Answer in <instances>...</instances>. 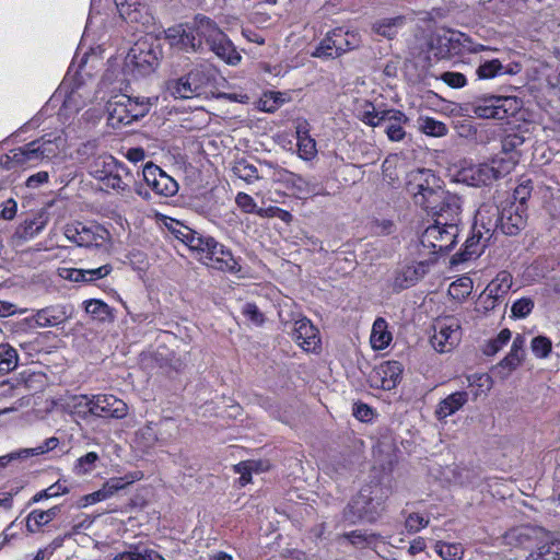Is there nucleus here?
<instances>
[{
	"label": "nucleus",
	"instance_id": "28",
	"mask_svg": "<svg viewBox=\"0 0 560 560\" xmlns=\"http://www.w3.org/2000/svg\"><path fill=\"white\" fill-rule=\"evenodd\" d=\"M518 71V63L503 66L499 59H491L480 63L476 70V74L480 80H489L502 74H515Z\"/></svg>",
	"mask_w": 560,
	"mask_h": 560
},
{
	"label": "nucleus",
	"instance_id": "21",
	"mask_svg": "<svg viewBox=\"0 0 560 560\" xmlns=\"http://www.w3.org/2000/svg\"><path fill=\"white\" fill-rule=\"evenodd\" d=\"M430 260H422L397 268L390 279V285L395 292H399L415 285L430 268Z\"/></svg>",
	"mask_w": 560,
	"mask_h": 560
},
{
	"label": "nucleus",
	"instance_id": "17",
	"mask_svg": "<svg viewBox=\"0 0 560 560\" xmlns=\"http://www.w3.org/2000/svg\"><path fill=\"white\" fill-rule=\"evenodd\" d=\"M402 371L400 362L385 361L373 369L369 375V382L374 388L390 390L400 382Z\"/></svg>",
	"mask_w": 560,
	"mask_h": 560
},
{
	"label": "nucleus",
	"instance_id": "39",
	"mask_svg": "<svg viewBox=\"0 0 560 560\" xmlns=\"http://www.w3.org/2000/svg\"><path fill=\"white\" fill-rule=\"evenodd\" d=\"M418 127L424 135L436 138L444 137L448 131L447 126L443 121L428 116H420L418 118Z\"/></svg>",
	"mask_w": 560,
	"mask_h": 560
},
{
	"label": "nucleus",
	"instance_id": "27",
	"mask_svg": "<svg viewBox=\"0 0 560 560\" xmlns=\"http://www.w3.org/2000/svg\"><path fill=\"white\" fill-rule=\"evenodd\" d=\"M205 265L232 275H237L242 269L238 259L223 244L222 254L220 250H218V254H210Z\"/></svg>",
	"mask_w": 560,
	"mask_h": 560
},
{
	"label": "nucleus",
	"instance_id": "13",
	"mask_svg": "<svg viewBox=\"0 0 560 560\" xmlns=\"http://www.w3.org/2000/svg\"><path fill=\"white\" fill-rule=\"evenodd\" d=\"M65 236L81 247H102L109 240V232L95 222H74L66 225Z\"/></svg>",
	"mask_w": 560,
	"mask_h": 560
},
{
	"label": "nucleus",
	"instance_id": "4",
	"mask_svg": "<svg viewBox=\"0 0 560 560\" xmlns=\"http://www.w3.org/2000/svg\"><path fill=\"white\" fill-rule=\"evenodd\" d=\"M462 207L456 211L440 209L430 213L435 218L434 223L429 225L420 236V244L430 254L443 255L448 253L457 243L459 235Z\"/></svg>",
	"mask_w": 560,
	"mask_h": 560
},
{
	"label": "nucleus",
	"instance_id": "8",
	"mask_svg": "<svg viewBox=\"0 0 560 560\" xmlns=\"http://www.w3.org/2000/svg\"><path fill=\"white\" fill-rule=\"evenodd\" d=\"M152 106L149 97L115 96L107 103L108 124L113 128L128 126L144 117Z\"/></svg>",
	"mask_w": 560,
	"mask_h": 560
},
{
	"label": "nucleus",
	"instance_id": "9",
	"mask_svg": "<svg viewBox=\"0 0 560 560\" xmlns=\"http://www.w3.org/2000/svg\"><path fill=\"white\" fill-rule=\"evenodd\" d=\"M215 72L208 66H197L186 75L170 81L167 90L176 98L199 97L213 86Z\"/></svg>",
	"mask_w": 560,
	"mask_h": 560
},
{
	"label": "nucleus",
	"instance_id": "50",
	"mask_svg": "<svg viewBox=\"0 0 560 560\" xmlns=\"http://www.w3.org/2000/svg\"><path fill=\"white\" fill-rule=\"evenodd\" d=\"M115 4L118 9L120 16L126 22H138L140 18L139 8L136 7V3H129L127 0H115Z\"/></svg>",
	"mask_w": 560,
	"mask_h": 560
},
{
	"label": "nucleus",
	"instance_id": "48",
	"mask_svg": "<svg viewBox=\"0 0 560 560\" xmlns=\"http://www.w3.org/2000/svg\"><path fill=\"white\" fill-rule=\"evenodd\" d=\"M69 490L68 488L61 482V481H57L55 482L54 485L49 486L48 488L37 492L31 500V504L32 503H37L44 499H51V498H56V497H59L61 494H66L68 493Z\"/></svg>",
	"mask_w": 560,
	"mask_h": 560
},
{
	"label": "nucleus",
	"instance_id": "7",
	"mask_svg": "<svg viewBox=\"0 0 560 560\" xmlns=\"http://www.w3.org/2000/svg\"><path fill=\"white\" fill-rule=\"evenodd\" d=\"M89 173L107 188L117 191L129 190L135 177L126 164L113 155H100L89 166Z\"/></svg>",
	"mask_w": 560,
	"mask_h": 560
},
{
	"label": "nucleus",
	"instance_id": "51",
	"mask_svg": "<svg viewBox=\"0 0 560 560\" xmlns=\"http://www.w3.org/2000/svg\"><path fill=\"white\" fill-rule=\"evenodd\" d=\"M312 56L323 59L339 57L338 51L336 47L332 46V40L328 36V34H326V36L320 40L318 46L313 51Z\"/></svg>",
	"mask_w": 560,
	"mask_h": 560
},
{
	"label": "nucleus",
	"instance_id": "33",
	"mask_svg": "<svg viewBox=\"0 0 560 560\" xmlns=\"http://www.w3.org/2000/svg\"><path fill=\"white\" fill-rule=\"evenodd\" d=\"M525 343V337L523 335H517L512 342L510 352L500 361L498 366L506 369L509 373L518 368L524 360Z\"/></svg>",
	"mask_w": 560,
	"mask_h": 560
},
{
	"label": "nucleus",
	"instance_id": "37",
	"mask_svg": "<svg viewBox=\"0 0 560 560\" xmlns=\"http://www.w3.org/2000/svg\"><path fill=\"white\" fill-rule=\"evenodd\" d=\"M404 24L405 18L401 15L395 18H386L375 22L373 30L376 34L387 39H392L398 34Z\"/></svg>",
	"mask_w": 560,
	"mask_h": 560
},
{
	"label": "nucleus",
	"instance_id": "12",
	"mask_svg": "<svg viewBox=\"0 0 560 560\" xmlns=\"http://www.w3.org/2000/svg\"><path fill=\"white\" fill-rule=\"evenodd\" d=\"M470 106L471 113L478 118L499 120L513 116L521 107L516 97L497 95L479 97Z\"/></svg>",
	"mask_w": 560,
	"mask_h": 560
},
{
	"label": "nucleus",
	"instance_id": "57",
	"mask_svg": "<svg viewBox=\"0 0 560 560\" xmlns=\"http://www.w3.org/2000/svg\"><path fill=\"white\" fill-rule=\"evenodd\" d=\"M236 205L246 213H261L252 196L246 192H238L235 198Z\"/></svg>",
	"mask_w": 560,
	"mask_h": 560
},
{
	"label": "nucleus",
	"instance_id": "35",
	"mask_svg": "<svg viewBox=\"0 0 560 560\" xmlns=\"http://www.w3.org/2000/svg\"><path fill=\"white\" fill-rule=\"evenodd\" d=\"M392 332L388 330L387 322L383 317H377L372 326L370 342L373 349L383 350L392 341Z\"/></svg>",
	"mask_w": 560,
	"mask_h": 560
},
{
	"label": "nucleus",
	"instance_id": "26",
	"mask_svg": "<svg viewBox=\"0 0 560 560\" xmlns=\"http://www.w3.org/2000/svg\"><path fill=\"white\" fill-rule=\"evenodd\" d=\"M63 409L77 421L94 417V395H71L63 401Z\"/></svg>",
	"mask_w": 560,
	"mask_h": 560
},
{
	"label": "nucleus",
	"instance_id": "64",
	"mask_svg": "<svg viewBox=\"0 0 560 560\" xmlns=\"http://www.w3.org/2000/svg\"><path fill=\"white\" fill-rule=\"evenodd\" d=\"M468 386L486 387L487 390L491 388V377L486 373H475L466 377Z\"/></svg>",
	"mask_w": 560,
	"mask_h": 560
},
{
	"label": "nucleus",
	"instance_id": "23",
	"mask_svg": "<svg viewBox=\"0 0 560 560\" xmlns=\"http://www.w3.org/2000/svg\"><path fill=\"white\" fill-rule=\"evenodd\" d=\"M71 314L68 312V307L61 304L50 305L40 310H37L26 320L32 326L39 328L57 327L65 324Z\"/></svg>",
	"mask_w": 560,
	"mask_h": 560
},
{
	"label": "nucleus",
	"instance_id": "49",
	"mask_svg": "<svg viewBox=\"0 0 560 560\" xmlns=\"http://www.w3.org/2000/svg\"><path fill=\"white\" fill-rule=\"evenodd\" d=\"M524 143V138L516 133L508 135L502 140V154L497 155L495 158H508L510 155H515L518 160V154L515 152L518 147Z\"/></svg>",
	"mask_w": 560,
	"mask_h": 560
},
{
	"label": "nucleus",
	"instance_id": "10",
	"mask_svg": "<svg viewBox=\"0 0 560 560\" xmlns=\"http://www.w3.org/2000/svg\"><path fill=\"white\" fill-rule=\"evenodd\" d=\"M493 234L494 228L491 225V222L488 224L482 222V211L479 210L471 229V235L466 240L463 248L452 257L451 264L458 265L479 257Z\"/></svg>",
	"mask_w": 560,
	"mask_h": 560
},
{
	"label": "nucleus",
	"instance_id": "46",
	"mask_svg": "<svg viewBox=\"0 0 560 560\" xmlns=\"http://www.w3.org/2000/svg\"><path fill=\"white\" fill-rule=\"evenodd\" d=\"M435 551L444 560H462L464 553L462 545L441 541L435 545Z\"/></svg>",
	"mask_w": 560,
	"mask_h": 560
},
{
	"label": "nucleus",
	"instance_id": "31",
	"mask_svg": "<svg viewBox=\"0 0 560 560\" xmlns=\"http://www.w3.org/2000/svg\"><path fill=\"white\" fill-rule=\"evenodd\" d=\"M468 401V393L467 392H455L444 398L438 405L435 409V416L439 420H444L447 417L454 415L459 409L464 407V405Z\"/></svg>",
	"mask_w": 560,
	"mask_h": 560
},
{
	"label": "nucleus",
	"instance_id": "6",
	"mask_svg": "<svg viewBox=\"0 0 560 560\" xmlns=\"http://www.w3.org/2000/svg\"><path fill=\"white\" fill-rule=\"evenodd\" d=\"M515 155L493 158L489 163L471 164L463 167L457 180L472 187L487 186L510 174L516 166Z\"/></svg>",
	"mask_w": 560,
	"mask_h": 560
},
{
	"label": "nucleus",
	"instance_id": "55",
	"mask_svg": "<svg viewBox=\"0 0 560 560\" xmlns=\"http://www.w3.org/2000/svg\"><path fill=\"white\" fill-rule=\"evenodd\" d=\"M500 303L502 302L498 299L494 300L493 295L489 294L487 290H483L477 300L476 311L478 313L487 314L488 312L494 310Z\"/></svg>",
	"mask_w": 560,
	"mask_h": 560
},
{
	"label": "nucleus",
	"instance_id": "34",
	"mask_svg": "<svg viewBox=\"0 0 560 560\" xmlns=\"http://www.w3.org/2000/svg\"><path fill=\"white\" fill-rule=\"evenodd\" d=\"M61 511L59 505L46 511L33 510L26 517V528L31 533H37L44 526L55 520Z\"/></svg>",
	"mask_w": 560,
	"mask_h": 560
},
{
	"label": "nucleus",
	"instance_id": "32",
	"mask_svg": "<svg viewBox=\"0 0 560 560\" xmlns=\"http://www.w3.org/2000/svg\"><path fill=\"white\" fill-rule=\"evenodd\" d=\"M327 34L331 38L332 46L336 47L339 56L354 49L360 43L357 33L345 30L343 27H337Z\"/></svg>",
	"mask_w": 560,
	"mask_h": 560
},
{
	"label": "nucleus",
	"instance_id": "5",
	"mask_svg": "<svg viewBox=\"0 0 560 560\" xmlns=\"http://www.w3.org/2000/svg\"><path fill=\"white\" fill-rule=\"evenodd\" d=\"M389 497V489L380 482H371L363 486L359 493L353 497L342 513V520L354 525L361 521L374 522L384 502Z\"/></svg>",
	"mask_w": 560,
	"mask_h": 560
},
{
	"label": "nucleus",
	"instance_id": "59",
	"mask_svg": "<svg viewBox=\"0 0 560 560\" xmlns=\"http://www.w3.org/2000/svg\"><path fill=\"white\" fill-rule=\"evenodd\" d=\"M135 560H165L158 551L143 544L135 545Z\"/></svg>",
	"mask_w": 560,
	"mask_h": 560
},
{
	"label": "nucleus",
	"instance_id": "43",
	"mask_svg": "<svg viewBox=\"0 0 560 560\" xmlns=\"http://www.w3.org/2000/svg\"><path fill=\"white\" fill-rule=\"evenodd\" d=\"M299 156L305 161L312 160L316 154V142L306 132L298 130Z\"/></svg>",
	"mask_w": 560,
	"mask_h": 560
},
{
	"label": "nucleus",
	"instance_id": "24",
	"mask_svg": "<svg viewBox=\"0 0 560 560\" xmlns=\"http://www.w3.org/2000/svg\"><path fill=\"white\" fill-rule=\"evenodd\" d=\"M48 214L39 212L32 218L25 219L14 231L12 235V244L21 246L25 242L35 238L47 225Z\"/></svg>",
	"mask_w": 560,
	"mask_h": 560
},
{
	"label": "nucleus",
	"instance_id": "18",
	"mask_svg": "<svg viewBox=\"0 0 560 560\" xmlns=\"http://www.w3.org/2000/svg\"><path fill=\"white\" fill-rule=\"evenodd\" d=\"M142 176L147 185L156 195L171 197L178 191L177 182L153 163L145 164L142 170Z\"/></svg>",
	"mask_w": 560,
	"mask_h": 560
},
{
	"label": "nucleus",
	"instance_id": "2",
	"mask_svg": "<svg viewBox=\"0 0 560 560\" xmlns=\"http://www.w3.org/2000/svg\"><path fill=\"white\" fill-rule=\"evenodd\" d=\"M406 189L412 196L417 206L427 212L448 209L456 211L460 208V198L445 191L441 179L428 168L412 170L407 174Z\"/></svg>",
	"mask_w": 560,
	"mask_h": 560
},
{
	"label": "nucleus",
	"instance_id": "45",
	"mask_svg": "<svg viewBox=\"0 0 560 560\" xmlns=\"http://www.w3.org/2000/svg\"><path fill=\"white\" fill-rule=\"evenodd\" d=\"M100 459L96 452H89L79 457L73 466V472L78 476L90 474L94 468L96 462Z\"/></svg>",
	"mask_w": 560,
	"mask_h": 560
},
{
	"label": "nucleus",
	"instance_id": "54",
	"mask_svg": "<svg viewBox=\"0 0 560 560\" xmlns=\"http://www.w3.org/2000/svg\"><path fill=\"white\" fill-rule=\"evenodd\" d=\"M342 538L348 539L355 547H365L373 542L374 535L357 529L343 534Z\"/></svg>",
	"mask_w": 560,
	"mask_h": 560
},
{
	"label": "nucleus",
	"instance_id": "56",
	"mask_svg": "<svg viewBox=\"0 0 560 560\" xmlns=\"http://www.w3.org/2000/svg\"><path fill=\"white\" fill-rule=\"evenodd\" d=\"M58 444H59V440L55 436H51V438L46 439L43 444H40L36 447L23 448L22 453H24V457L42 455V454H45L47 452L55 450L58 446Z\"/></svg>",
	"mask_w": 560,
	"mask_h": 560
},
{
	"label": "nucleus",
	"instance_id": "53",
	"mask_svg": "<svg viewBox=\"0 0 560 560\" xmlns=\"http://www.w3.org/2000/svg\"><path fill=\"white\" fill-rule=\"evenodd\" d=\"M450 42H457L463 46L464 49H466L469 52H474V54L483 51V50H493L492 48H490L488 46L474 43L470 37L466 36L465 34H462V33L453 34L450 37Z\"/></svg>",
	"mask_w": 560,
	"mask_h": 560
},
{
	"label": "nucleus",
	"instance_id": "25",
	"mask_svg": "<svg viewBox=\"0 0 560 560\" xmlns=\"http://www.w3.org/2000/svg\"><path fill=\"white\" fill-rule=\"evenodd\" d=\"M127 405L108 394L94 395V417L121 419L127 415Z\"/></svg>",
	"mask_w": 560,
	"mask_h": 560
},
{
	"label": "nucleus",
	"instance_id": "36",
	"mask_svg": "<svg viewBox=\"0 0 560 560\" xmlns=\"http://www.w3.org/2000/svg\"><path fill=\"white\" fill-rule=\"evenodd\" d=\"M512 276L508 271H501L497 275V277L486 287L485 290L489 292V294L494 296V300L503 302L505 295L512 288Z\"/></svg>",
	"mask_w": 560,
	"mask_h": 560
},
{
	"label": "nucleus",
	"instance_id": "42",
	"mask_svg": "<svg viewBox=\"0 0 560 560\" xmlns=\"http://www.w3.org/2000/svg\"><path fill=\"white\" fill-rule=\"evenodd\" d=\"M85 312L91 315L94 319L100 322H106L112 318L110 307L101 300H89L84 302Z\"/></svg>",
	"mask_w": 560,
	"mask_h": 560
},
{
	"label": "nucleus",
	"instance_id": "29",
	"mask_svg": "<svg viewBox=\"0 0 560 560\" xmlns=\"http://www.w3.org/2000/svg\"><path fill=\"white\" fill-rule=\"evenodd\" d=\"M387 108H380L370 101L359 102L355 106L357 117L370 127H378L385 121Z\"/></svg>",
	"mask_w": 560,
	"mask_h": 560
},
{
	"label": "nucleus",
	"instance_id": "60",
	"mask_svg": "<svg viewBox=\"0 0 560 560\" xmlns=\"http://www.w3.org/2000/svg\"><path fill=\"white\" fill-rule=\"evenodd\" d=\"M441 80L453 89L464 88L467 83L466 77L460 72L446 71L441 74Z\"/></svg>",
	"mask_w": 560,
	"mask_h": 560
},
{
	"label": "nucleus",
	"instance_id": "52",
	"mask_svg": "<svg viewBox=\"0 0 560 560\" xmlns=\"http://www.w3.org/2000/svg\"><path fill=\"white\" fill-rule=\"evenodd\" d=\"M534 308V301L530 298H522L516 300L511 307L512 317L525 318Z\"/></svg>",
	"mask_w": 560,
	"mask_h": 560
},
{
	"label": "nucleus",
	"instance_id": "41",
	"mask_svg": "<svg viewBox=\"0 0 560 560\" xmlns=\"http://www.w3.org/2000/svg\"><path fill=\"white\" fill-rule=\"evenodd\" d=\"M511 337L510 329H502L494 338L486 341L482 346V353L487 357L495 355L510 341Z\"/></svg>",
	"mask_w": 560,
	"mask_h": 560
},
{
	"label": "nucleus",
	"instance_id": "15",
	"mask_svg": "<svg viewBox=\"0 0 560 560\" xmlns=\"http://www.w3.org/2000/svg\"><path fill=\"white\" fill-rule=\"evenodd\" d=\"M271 180L292 190L300 199H307L323 194V186L314 178L303 177L282 167H276L272 171Z\"/></svg>",
	"mask_w": 560,
	"mask_h": 560
},
{
	"label": "nucleus",
	"instance_id": "63",
	"mask_svg": "<svg viewBox=\"0 0 560 560\" xmlns=\"http://www.w3.org/2000/svg\"><path fill=\"white\" fill-rule=\"evenodd\" d=\"M113 270L110 265H103L97 268L85 269V281L93 282L108 276Z\"/></svg>",
	"mask_w": 560,
	"mask_h": 560
},
{
	"label": "nucleus",
	"instance_id": "44",
	"mask_svg": "<svg viewBox=\"0 0 560 560\" xmlns=\"http://www.w3.org/2000/svg\"><path fill=\"white\" fill-rule=\"evenodd\" d=\"M472 291V280L468 277H463L451 283L448 288L450 295L455 300H464Z\"/></svg>",
	"mask_w": 560,
	"mask_h": 560
},
{
	"label": "nucleus",
	"instance_id": "11",
	"mask_svg": "<svg viewBox=\"0 0 560 560\" xmlns=\"http://www.w3.org/2000/svg\"><path fill=\"white\" fill-rule=\"evenodd\" d=\"M62 95L65 98L58 116L63 121L78 114L84 106L94 100L93 89L84 83H74V85L70 88L69 83L63 81L52 100L57 101Z\"/></svg>",
	"mask_w": 560,
	"mask_h": 560
},
{
	"label": "nucleus",
	"instance_id": "61",
	"mask_svg": "<svg viewBox=\"0 0 560 560\" xmlns=\"http://www.w3.org/2000/svg\"><path fill=\"white\" fill-rule=\"evenodd\" d=\"M429 524V520L418 513H411L406 518L405 525L408 532L417 533Z\"/></svg>",
	"mask_w": 560,
	"mask_h": 560
},
{
	"label": "nucleus",
	"instance_id": "1",
	"mask_svg": "<svg viewBox=\"0 0 560 560\" xmlns=\"http://www.w3.org/2000/svg\"><path fill=\"white\" fill-rule=\"evenodd\" d=\"M167 43L184 52H213L229 66L241 62L242 56L230 37L211 18L198 13L190 21L175 24L165 30Z\"/></svg>",
	"mask_w": 560,
	"mask_h": 560
},
{
	"label": "nucleus",
	"instance_id": "30",
	"mask_svg": "<svg viewBox=\"0 0 560 560\" xmlns=\"http://www.w3.org/2000/svg\"><path fill=\"white\" fill-rule=\"evenodd\" d=\"M408 120V117L401 110L388 108L387 114H385L384 122H387L385 132L390 141H401L405 138L406 131L404 125L407 124Z\"/></svg>",
	"mask_w": 560,
	"mask_h": 560
},
{
	"label": "nucleus",
	"instance_id": "16",
	"mask_svg": "<svg viewBox=\"0 0 560 560\" xmlns=\"http://www.w3.org/2000/svg\"><path fill=\"white\" fill-rule=\"evenodd\" d=\"M460 339L462 330L458 319L445 317L435 323L431 343L436 351L450 352L459 343Z\"/></svg>",
	"mask_w": 560,
	"mask_h": 560
},
{
	"label": "nucleus",
	"instance_id": "38",
	"mask_svg": "<svg viewBox=\"0 0 560 560\" xmlns=\"http://www.w3.org/2000/svg\"><path fill=\"white\" fill-rule=\"evenodd\" d=\"M525 560H560V539L537 546Z\"/></svg>",
	"mask_w": 560,
	"mask_h": 560
},
{
	"label": "nucleus",
	"instance_id": "47",
	"mask_svg": "<svg viewBox=\"0 0 560 560\" xmlns=\"http://www.w3.org/2000/svg\"><path fill=\"white\" fill-rule=\"evenodd\" d=\"M530 350L538 359H546L552 350V342L546 336H537L530 341Z\"/></svg>",
	"mask_w": 560,
	"mask_h": 560
},
{
	"label": "nucleus",
	"instance_id": "19",
	"mask_svg": "<svg viewBox=\"0 0 560 560\" xmlns=\"http://www.w3.org/2000/svg\"><path fill=\"white\" fill-rule=\"evenodd\" d=\"M126 65L139 75H147L158 66V57L145 43H138L130 48L126 58Z\"/></svg>",
	"mask_w": 560,
	"mask_h": 560
},
{
	"label": "nucleus",
	"instance_id": "22",
	"mask_svg": "<svg viewBox=\"0 0 560 560\" xmlns=\"http://www.w3.org/2000/svg\"><path fill=\"white\" fill-rule=\"evenodd\" d=\"M292 338L306 352H316L320 349L318 329L306 317L294 320Z\"/></svg>",
	"mask_w": 560,
	"mask_h": 560
},
{
	"label": "nucleus",
	"instance_id": "40",
	"mask_svg": "<svg viewBox=\"0 0 560 560\" xmlns=\"http://www.w3.org/2000/svg\"><path fill=\"white\" fill-rule=\"evenodd\" d=\"M19 355L16 350L8 343L0 345V375L13 371L18 366Z\"/></svg>",
	"mask_w": 560,
	"mask_h": 560
},
{
	"label": "nucleus",
	"instance_id": "14",
	"mask_svg": "<svg viewBox=\"0 0 560 560\" xmlns=\"http://www.w3.org/2000/svg\"><path fill=\"white\" fill-rule=\"evenodd\" d=\"M173 233L178 241L184 243L192 253L196 254V257L202 264L207 261L210 254H218V250L222 253V244L214 237L205 235L186 225H180L178 229H174Z\"/></svg>",
	"mask_w": 560,
	"mask_h": 560
},
{
	"label": "nucleus",
	"instance_id": "3",
	"mask_svg": "<svg viewBox=\"0 0 560 560\" xmlns=\"http://www.w3.org/2000/svg\"><path fill=\"white\" fill-rule=\"evenodd\" d=\"M66 139L62 135L44 136L23 147L12 149L1 158V165L5 170L15 167H35L49 162L63 151Z\"/></svg>",
	"mask_w": 560,
	"mask_h": 560
},
{
	"label": "nucleus",
	"instance_id": "20",
	"mask_svg": "<svg viewBox=\"0 0 560 560\" xmlns=\"http://www.w3.org/2000/svg\"><path fill=\"white\" fill-rule=\"evenodd\" d=\"M525 206L512 203L502 209L499 218L491 225L494 231L500 228L505 235H516L526 225Z\"/></svg>",
	"mask_w": 560,
	"mask_h": 560
},
{
	"label": "nucleus",
	"instance_id": "58",
	"mask_svg": "<svg viewBox=\"0 0 560 560\" xmlns=\"http://www.w3.org/2000/svg\"><path fill=\"white\" fill-rule=\"evenodd\" d=\"M242 314L253 324L260 326L265 322V316L254 303H245L242 307Z\"/></svg>",
	"mask_w": 560,
	"mask_h": 560
},
{
	"label": "nucleus",
	"instance_id": "62",
	"mask_svg": "<svg viewBox=\"0 0 560 560\" xmlns=\"http://www.w3.org/2000/svg\"><path fill=\"white\" fill-rule=\"evenodd\" d=\"M107 499V493L104 491L102 487L97 491L81 497L80 500L78 501V506L86 508L89 505L95 504Z\"/></svg>",
	"mask_w": 560,
	"mask_h": 560
}]
</instances>
